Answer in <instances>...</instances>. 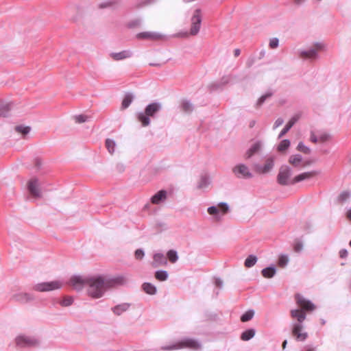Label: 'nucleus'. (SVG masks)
Returning <instances> with one entry per match:
<instances>
[{
    "mask_svg": "<svg viewBox=\"0 0 351 351\" xmlns=\"http://www.w3.org/2000/svg\"><path fill=\"white\" fill-rule=\"evenodd\" d=\"M154 262L152 265L157 267L161 265H166L167 264V259L162 253H156L154 255Z\"/></svg>",
    "mask_w": 351,
    "mask_h": 351,
    "instance_id": "a211bd4d",
    "label": "nucleus"
},
{
    "mask_svg": "<svg viewBox=\"0 0 351 351\" xmlns=\"http://www.w3.org/2000/svg\"><path fill=\"white\" fill-rule=\"evenodd\" d=\"M210 184V180L207 174H204L200 176L199 180L197 182V188L199 189H204L207 188Z\"/></svg>",
    "mask_w": 351,
    "mask_h": 351,
    "instance_id": "5701e85b",
    "label": "nucleus"
},
{
    "mask_svg": "<svg viewBox=\"0 0 351 351\" xmlns=\"http://www.w3.org/2000/svg\"><path fill=\"white\" fill-rule=\"evenodd\" d=\"M306 0H293L294 3L296 4V5H301L304 2H305Z\"/></svg>",
    "mask_w": 351,
    "mask_h": 351,
    "instance_id": "680f3d73",
    "label": "nucleus"
},
{
    "mask_svg": "<svg viewBox=\"0 0 351 351\" xmlns=\"http://www.w3.org/2000/svg\"><path fill=\"white\" fill-rule=\"evenodd\" d=\"M279 44V40L277 38H273L269 40V47L271 49L277 48Z\"/></svg>",
    "mask_w": 351,
    "mask_h": 351,
    "instance_id": "de8ad7c7",
    "label": "nucleus"
},
{
    "mask_svg": "<svg viewBox=\"0 0 351 351\" xmlns=\"http://www.w3.org/2000/svg\"><path fill=\"white\" fill-rule=\"evenodd\" d=\"M290 313L291 316L297 320V322L292 324V335L298 341H304L308 337V333L303 331V322L306 319V313L298 309H293Z\"/></svg>",
    "mask_w": 351,
    "mask_h": 351,
    "instance_id": "f03ea898",
    "label": "nucleus"
},
{
    "mask_svg": "<svg viewBox=\"0 0 351 351\" xmlns=\"http://www.w3.org/2000/svg\"><path fill=\"white\" fill-rule=\"evenodd\" d=\"M314 46H315L314 49H315L317 50V51L318 50H322L324 49V44L322 43H315L314 44Z\"/></svg>",
    "mask_w": 351,
    "mask_h": 351,
    "instance_id": "5fc2aeb1",
    "label": "nucleus"
},
{
    "mask_svg": "<svg viewBox=\"0 0 351 351\" xmlns=\"http://www.w3.org/2000/svg\"><path fill=\"white\" fill-rule=\"evenodd\" d=\"M12 299L21 303H26L34 300V296L27 293H18L12 296Z\"/></svg>",
    "mask_w": 351,
    "mask_h": 351,
    "instance_id": "dca6fc26",
    "label": "nucleus"
},
{
    "mask_svg": "<svg viewBox=\"0 0 351 351\" xmlns=\"http://www.w3.org/2000/svg\"><path fill=\"white\" fill-rule=\"evenodd\" d=\"M284 123V119L282 118H278L273 126V129L276 130L277 128L280 127Z\"/></svg>",
    "mask_w": 351,
    "mask_h": 351,
    "instance_id": "3c124183",
    "label": "nucleus"
},
{
    "mask_svg": "<svg viewBox=\"0 0 351 351\" xmlns=\"http://www.w3.org/2000/svg\"><path fill=\"white\" fill-rule=\"evenodd\" d=\"M262 275L267 278H270L274 276L276 273V269L275 266L271 265L263 269L261 271Z\"/></svg>",
    "mask_w": 351,
    "mask_h": 351,
    "instance_id": "393cba45",
    "label": "nucleus"
},
{
    "mask_svg": "<svg viewBox=\"0 0 351 351\" xmlns=\"http://www.w3.org/2000/svg\"><path fill=\"white\" fill-rule=\"evenodd\" d=\"M272 93L271 92H267L265 94L263 95L256 102V106H261L265 101L267 99L271 97L272 95Z\"/></svg>",
    "mask_w": 351,
    "mask_h": 351,
    "instance_id": "79ce46f5",
    "label": "nucleus"
},
{
    "mask_svg": "<svg viewBox=\"0 0 351 351\" xmlns=\"http://www.w3.org/2000/svg\"><path fill=\"white\" fill-rule=\"evenodd\" d=\"M161 109L162 104L160 102L151 103L145 107L144 112L138 113L137 118L143 126H148L150 124L149 117L154 118Z\"/></svg>",
    "mask_w": 351,
    "mask_h": 351,
    "instance_id": "7ed1b4c3",
    "label": "nucleus"
},
{
    "mask_svg": "<svg viewBox=\"0 0 351 351\" xmlns=\"http://www.w3.org/2000/svg\"><path fill=\"white\" fill-rule=\"evenodd\" d=\"M240 53H241V51H240V49H234V56H235V57L239 56L240 55Z\"/></svg>",
    "mask_w": 351,
    "mask_h": 351,
    "instance_id": "0e129e2a",
    "label": "nucleus"
},
{
    "mask_svg": "<svg viewBox=\"0 0 351 351\" xmlns=\"http://www.w3.org/2000/svg\"><path fill=\"white\" fill-rule=\"evenodd\" d=\"M202 10L197 8L194 10L193 14L191 19V27L190 29V34L192 36H195L198 34L200 29L202 23Z\"/></svg>",
    "mask_w": 351,
    "mask_h": 351,
    "instance_id": "39448f33",
    "label": "nucleus"
},
{
    "mask_svg": "<svg viewBox=\"0 0 351 351\" xmlns=\"http://www.w3.org/2000/svg\"><path fill=\"white\" fill-rule=\"evenodd\" d=\"M257 257L255 255H249L245 261L244 265L246 267L250 268L253 267L257 262Z\"/></svg>",
    "mask_w": 351,
    "mask_h": 351,
    "instance_id": "c756f323",
    "label": "nucleus"
},
{
    "mask_svg": "<svg viewBox=\"0 0 351 351\" xmlns=\"http://www.w3.org/2000/svg\"><path fill=\"white\" fill-rule=\"evenodd\" d=\"M36 165L37 166L38 168H39L40 166L41 165V162L39 160H36Z\"/></svg>",
    "mask_w": 351,
    "mask_h": 351,
    "instance_id": "338daca9",
    "label": "nucleus"
},
{
    "mask_svg": "<svg viewBox=\"0 0 351 351\" xmlns=\"http://www.w3.org/2000/svg\"><path fill=\"white\" fill-rule=\"evenodd\" d=\"M106 147L108 152L112 154L115 151L116 143L112 139L107 138L106 140Z\"/></svg>",
    "mask_w": 351,
    "mask_h": 351,
    "instance_id": "473e14b6",
    "label": "nucleus"
},
{
    "mask_svg": "<svg viewBox=\"0 0 351 351\" xmlns=\"http://www.w3.org/2000/svg\"><path fill=\"white\" fill-rule=\"evenodd\" d=\"M130 306V304L129 303H122L112 308V311L115 315H120L123 312L128 311Z\"/></svg>",
    "mask_w": 351,
    "mask_h": 351,
    "instance_id": "b1692460",
    "label": "nucleus"
},
{
    "mask_svg": "<svg viewBox=\"0 0 351 351\" xmlns=\"http://www.w3.org/2000/svg\"><path fill=\"white\" fill-rule=\"evenodd\" d=\"M114 3H116L115 1H109L107 2L101 3V4H99V8H106L110 7V6L113 5Z\"/></svg>",
    "mask_w": 351,
    "mask_h": 351,
    "instance_id": "8fccbe9b",
    "label": "nucleus"
},
{
    "mask_svg": "<svg viewBox=\"0 0 351 351\" xmlns=\"http://www.w3.org/2000/svg\"><path fill=\"white\" fill-rule=\"evenodd\" d=\"M346 217L350 221H351V208L348 209L346 213Z\"/></svg>",
    "mask_w": 351,
    "mask_h": 351,
    "instance_id": "e2e57ef3",
    "label": "nucleus"
},
{
    "mask_svg": "<svg viewBox=\"0 0 351 351\" xmlns=\"http://www.w3.org/2000/svg\"><path fill=\"white\" fill-rule=\"evenodd\" d=\"M133 100V96L131 94L125 95L124 99H123L121 107L123 109H125L130 106L132 101Z\"/></svg>",
    "mask_w": 351,
    "mask_h": 351,
    "instance_id": "c9c22d12",
    "label": "nucleus"
},
{
    "mask_svg": "<svg viewBox=\"0 0 351 351\" xmlns=\"http://www.w3.org/2000/svg\"><path fill=\"white\" fill-rule=\"evenodd\" d=\"M303 249V244L301 242H297L294 245V250L296 252H300Z\"/></svg>",
    "mask_w": 351,
    "mask_h": 351,
    "instance_id": "603ef678",
    "label": "nucleus"
},
{
    "mask_svg": "<svg viewBox=\"0 0 351 351\" xmlns=\"http://www.w3.org/2000/svg\"><path fill=\"white\" fill-rule=\"evenodd\" d=\"M297 149L304 154H308L311 153V149L306 146L303 142H300L298 145Z\"/></svg>",
    "mask_w": 351,
    "mask_h": 351,
    "instance_id": "a19ab883",
    "label": "nucleus"
},
{
    "mask_svg": "<svg viewBox=\"0 0 351 351\" xmlns=\"http://www.w3.org/2000/svg\"><path fill=\"white\" fill-rule=\"evenodd\" d=\"M87 293L93 298H101L107 289L118 285H122L127 282L123 276L109 278L105 276H88Z\"/></svg>",
    "mask_w": 351,
    "mask_h": 351,
    "instance_id": "f257e3e1",
    "label": "nucleus"
},
{
    "mask_svg": "<svg viewBox=\"0 0 351 351\" xmlns=\"http://www.w3.org/2000/svg\"><path fill=\"white\" fill-rule=\"evenodd\" d=\"M201 348V343L198 341L191 338H184L176 343L162 346L161 349L163 350H173L189 348L194 350H200Z\"/></svg>",
    "mask_w": 351,
    "mask_h": 351,
    "instance_id": "20e7f679",
    "label": "nucleus"
},
{
    "mask_svg": "<svg viewBox=\"0 0 351 351\" xmlns=\"http://www.w3.org/2000/svg\"><path fill=\"white\" fill-rule=\"evenodd\" d=\"M254 315V311L252 309L247 311L245 312L241 317V321L243 322H246L251 320Z\"/></svg>",
    "mask_w": 351,
    "mask_h": 351,
    "instance_id": "72a5a7b5",
    "label": "nucleus"
},
{
    "mask_svg": "<svg viewBox=\"0 0 351 351\" xmlns=\"http://www.w3.org/2000/svg\"><path fill=\"white\" fill-rule=\"evenodd\" d=\"M348 252L346 249H342L339 251V256L341 258H345L348 256Z\"/></svg>",
    "mask_w": 351,
    "mask_h": 351,
    "instance_id": "6e6d98bb",
    "label": "nucleus"
},
{
    "mask_svg": "<svg viewBox=\"0 0 351 351\" xmlns=\"http://www.w3.org/2000/svg\"><path fill=\"white\" fill-rule=\"evenodd\" d=\"M290 146V141L288 139L282 140L278 146V149L280 152L285 151Z\"/></svg>",
    "mask_w": 351,
    "mask_h": 351,
    "instance_id": "ea45409f",
    "label": "nucleus"
},
{
    "mask_svg": "<svg viewBox=\"0 0 351 351\" xmlns=\"http://www.w3.org/2000/svg\"><path fill=\"white\" fill-rule=\"evenodd\" d=\"M305 351H315V348H313L311 346H308V347H306Z\"/></svg>",
    "mask_w": 351,
    "mask_h": 351,
    "instance_id": "69168bd1",
    "label": "nucleus"
},
{
    "mask_svg": "<svg viewBox=\"0 0 351 351\" xmlns=\"http://www.w3.org/2000/svg\"><path fill=\"white\" fill-rule=\"evenodd\" d=\"M140 23V21L136 20L134 21H131L129 23L128 26L130 28L134 27L135 26L138 25Z\"/></svg>",
    "mask_w": 351,
    "mask_h": 351,
    "instance_id": "13d9d810",
    "label": "nucleus"
},
{
    "mask_svg": "<svg viewBox=\"0 0 351 351\" xmlns=\"http://www.w3.org/2000/svg\"><path fill=\"white\" fill-rule=\"evenodd\" d=\"M89 117L87 115L84 114H79L75 116V120L76 123H82L87 121Z\"/></svg>",
    "mask_w": 351,
    "mask_h": 351,
    "instance_id": "a18cd8bd",
    "label": "nucleus"
},
{
    "mask_svg": "<svg viewBox=\"0 0 351 351\" xmlns=\"http://www.w3.org/2000/svg\"><path fill=\"white\" fill-rule=\"evenodd\" d=\"M167 256L169 261L172 263H175L178 260V255L176 250H170L167 253Z\"/></svg>",
    "mask_w": 351,
    "mask_h": 351,
    "instance_id": "f704fd0d",
    "label": "nucleus"
},
{
    "mask_svg": "<svg viewBox=\"0 0 351 351\" xmlns=\"http://www.w3.org/2000/svg\"><path fill=\"white\" fill-rule=\"evenodd\" d=\"M274 167V161L269 158L266 161V163L263 165L261 169V172L263 173L269 172Z\"/></svg>",
    "mask_w": 351,
    "mask_h": 351,
    "instance_id": "e433bc0d",
    "label": "nucleus"
},
{
    "mask_svg": "<svg viewBox=\"0 0 351 351\" xmlns=\"http://www.w3.org/2000/svg\"><path fill=\"white\" fill-rule=\"evenodd\" d=\"M329 138V135L324 134L320 136L319 140L322 142L326 141Z\"/></svg>",
    "mask_w": 351,
    "mask_h": 351,
    "instance_id": "bf43d9fd",
    "label": "nucleus"
},
{
    "mask_svg": "<svg viewBox=\"0 0 351 351\" xmlns=\"http://www.w3.org/2000/svg\"><path fill=\"white\" fill-rule=\"evenodd\" d=\"M292 175L291 168L287 165L282 166L277 176V182L279 184L287 186L291 184L290 178Z\"/></svg>",
    "mask_w": 351,
    "mask_h": 351,
    "instance_id": "423d86ee",
    "label": "nucleus"
},
{
    "mask_svg": "<svg viewBox=\"0 0 351 351\" xmlns=\"http://www.w3.org/2000/svg\"><path fill=\"white\" fill-rule=\"evenodd\" d=\"M27 189L32 196L35 197H41V191L39 189L38 180L37 178L31 179L28 182Z\"/></svg>",
    "mask_w": 351,
    "mask_h": 351,
    "instance_id": "ddd939ff",
    "label": "nucleus"
},
{
    "mask_svg": "<svg viewBox=\"0 0 351 351\" xmlns=\"http://www.w3.org/2000/svg\"><path fill=\"white\" fill-rule=\"evenodd\" d=\"M295 300L297 304L302 310L306 311H313L315 308V305L309 300L306 299L302 295L298 293L295 295Z\"/></svg>",
    "mask_w": 351,
    "mask_h": 351,
    "instance_id": "f8f14e48",
    "label": "nucleus"
},
{
    "mask_svg": "<svg viewBox=\"0 0 351 351\" xmlns=\"http://www.w3.org/2000/svg\"><path fill=\"white\" fill-rule=\"evenodd\" d=\"M298 53L299 56L304 59L315 60L319 58L318 51L313 48L308 50H299Z\"/></svg>",
    "mask_w": 351,
    "mask_h": 351,
    "instance_id": "4468645a",
    "label": "nucleus"
},
{
    "mask_svg": "<svg viewBox=\"0 0 351 351\" xmlns=\"http://www.w3.org/2000/svg\"><path fill=\"white\" fill-rule=\"evenodd\" d=\"M208 213L210 215L215 216L217 220H220L221 219V215H225L229 211V206L226 202H220L217 206H211L207 209Z\"/></svg>",
    "mask_w": 351,
    "mask_h": 351,
    "instance_id": "6e6552de",
    "label": "nucleus"
},
{
    "mask_svg": "<svg viewBox=\"0 0 351 351\" xmlns=\"http://www.w3.org/2000/svg\"><path fill=\"white\" fill-rule=\"evenodd\" d=\"M287 343V340H285V341H283V343H282V348H285Z\"/></svg>",
    "mask_w": 351,
    "mask_h": 351,
    "instance_id": "774afa93",
    "label": "nucleus"
},
{
    "mask_svg": "<svg viewBox=\"0 0 351 351\" xmlns=\"http://www.w3.org/2000/svg\"><path fill=\"white\" fill-rule=\"evenodd\" d=\"M261 148V143L260 141H257L254 143L250 149L246 152L245 153V158L249 159L254 154L258 152V151Z\"/></svg>",
    "mask_w": 351,
    "mask_h": 351,
    "instance_id": "412c9836",
    "label": "nucleus"
},
{
    "mask_svg": "<svg viewBox=\"0 0 351 351\" xmlns=\"http://www.w3.org/2000/svg\"><path fill=\"white\" fill-rule=\"evenodd\" d=\"M232 172L238 178L250 179L252 178V173L248 167L243 163L235 165L232 169Z\"/></svg>",
    "mask_w": 351,
    "mask_h": 351,
    "instance_id": "9d476101",
    "label": "nucleus"
},
{
    "mask_svg": "<svg viewBox=\"0 0 351 351\" xmlns=\"http://www.w3.org/2000/svg\"><path fill=\"white\" fill-rule=\"evenodd\" d=\"M169 274L165 270H158L155 273V278L159 281H165L167 280Z\"/></svg>",
    "mask_w": 351,
    "mask_h": 351,
    "instance_id": "2f4dec72",
    "label": "nucleus"
},
{
    "mask_svg": "<svg viewBox=\"0 0 351 351\" xmlns=\"http://www.w3.org/2000/svg\"><path fill=\"white\" fill-rule=\"evenodd\" d=\"M350 197V193L349 191H343L338 197V200L340 202H345Z\"/></svg>",
    "mask_w": 351,
    "mask_h": 351,
    "instance_id": "37998d69",
    "label": "nucleus"
},
{
    "mask_svg": "<svg viewBox=\"0 0 351 351\" xmlns=\"http://www.w3.org/2000/svg\"><path fill=\"white\" fill-rule=\"evenodd\" d=\"M289 263V257L286 254H282L279 256L278 265L281 267H285Z\"/></svg>",
    "mask_w": 351,
    "mask_h": 351,
    "instance_id": "4c0bfd02",
    "label": "nucleus"
},
{
    "mask_svg": "<svg viewBox=\"0 0 351 351\" xmlns=\"http://www.w3.org/2000/svg\"><path fill=\"white\" fill-rule=\"evenodd\" d=\"M87 278H88V276H73L70 278L69 284L74 289H75L77 291H80L84 287H86L87 281H88Z\"/></svg>",
    "mask_w": 351,
    "mask_h": 351,
    "instance_id": "9b49d317",
    "label": "nucleus"
},
{
    "mask_svg": "<svg viewBox=\"0 0 351 351\" xmlns=\"http://www.w3.org/2000/svg\"><path fill=\"white\" fill-rule=\"evenodd\" d=\"M15 130L17 132L22 134L23 135H26L30 132L31 128L29 126H24L21 125L16 126Z\"/></svg>",
    "mask_w": 351,
    "mask_h": 351,
    "instance_id": "58836bf2",
    "label": "nucleus"
},
{
    "mask_svg": "<svg viewBox=\"0 0 351 351\" xmlns=\"http://www.w3.org/2000/svg\"><path fill=\"white\" fill-rule=\"evenodd\" d=\"M142 287L143 291L147 294L154 295L156 293V287L149 282L143 283Z\"/></svg>",
    "mask_w": 351,
    "mask_h": 351,
    "instance_id": "cd10ccee",
    "label": "nucleus"
},
{
    "mask_svg": "<svg viewBox=\"0 0 351 351\" xmlns=\"http://www.w3.org/2000/svg\"><path fill=\"white\" fill-rule=\"evenodd\" d=\"M231 76H223L221 80V84L225 85L228 84L230 82Z\"/></svg>",
    "mask_w": 351,
    "mask_h": 351,
    "instance_id": "864d4df0",
    "label": "nucleus"
},
{
    "mask_svg": "<svg viewBox=\"0 0 351 351\" xmlns=\"http://www.w3.org/2000/svg\"><path fill=\"white\" fill-rule=\"evenodd\" d=\"M182 110L186 113H191L193 109V105L189 100H183L181 103Z\"/></svg>",
    "mask_w": 351,
    "mask_h": 351,
    "instance_id": "c85d7f7f",
    "label": "nucleus"
},
{
    "mask_svg": "<svg viewBox=\"0 0 351 351\" xmlns=\"http://www.w3.org/2000/svg\"><path fill=\"white\" fill-rule=\"evenodd\" d=\"M156 1V0H143V1L138 3L136 7L137 8H143L144 6L154 3Z\"/></svg>",
    "mask_w": 351,
    "mask_h": 351,
    "instance_id": "49530a36",
    "label": "nucleus"
},
{
    "mask_svg": "<svg viewBox=\"0 0 351 351\" xmlns=\"http://www.w3.org/2000/svg\"><path fill=\"white\" fill-rule=\"evenodd\" d=\"M167 198V191L165 190H160L157 192L151 198L152 203L154 204H158L160 202L165 201Z\"/></svg>",
    "mask_w": 351,
    "mask_h": 351,
    "instance_id": "aec40b11",
    "label": "nucleus"
},
{
    "mask_svg": "<svg viewBox=\"0 0 351 351\" xmlns=\"http://www.w3.org/2000/svg\"><path fill=\"white\" fill-rule=\"evenodd\" d=\"M62 283L60 281L55 280L51 282H40L35 285L33 289L36 291L44 292L59 289L62 287Z\"/></svg>",
    "mask_w": 351,
    "mask_h": 351,
    "instance_id": "0eeeda50",
    "label": "nucleus"
},
{
    "mask_svg": "<svg viewBox=\"0 0 351 351\" xmlns=\"http://www.w3.org/2000/svg\"><path fill=\"white\" fill-rule=\"evenodd\" d=\"M311 141L313 143H316L318 141V138H317V137L314 134H312L311 136Z\"/></svg>",
    "mask_w": 351,
    "mask_h": 351,
    "instance_id": "052dcab7",
    "label": "nucleus"
},
{
    "mask_svg": "<svg viewBox=\"0 0 351 351\" xmlns=\"http://www.w3.org/2000/svg\"><path fill=\"white\" fill-rule=\"evenodd\" d=\"M73 302V299L72 297H65L64 299L60 302V305L62 306H69L71 305Z\"/></svg>",
    "mask_w": 351,
    "mask_h": 351,
    "instance_id": "c03bdc74",
    "label": "nucleus"
},
{
    "mask_svg": "<svg viewBox=\"0 0 351 351\" xmlns=\"http://www.w3.org/2000/svg\"><path fill=\"white\" fill-rule=\"evenodd\" d=\"M256 330L254 328H249L243 331L241 335V339L243 341H249L255 335Z\"/></svg>",
    "mask_w": 351,
    "mask_h": 351,
    "instance_id": "bb28decb",
    "label": "nucleus"
},
{
    "mask_svg": "<svg viewBox=\"0 0 351 351\" xmlns=\"http://www.w3.org/2000/svg\"><path fill=\"white\" fill-rule=\"evenodd\" d=\"M315 174L316 173L315 171H308L302 173L301 174L296 176L293 180H291V184H295V183L308 179L315 176Z\"/></svg>",
    "mask_w": 351,
    "mask_h": 351,
    "instance_id": "6ab92c4d",
    "label": "nucleus"
},
{
    "mask_svg": "<svg viewBox=\"0 0 351 351\" xmlns=\"http://www.w3.org/2000/svg\"><path fill=\"white\" fill-rule=\"evenodd\" d=\"M302 161V156L300 154L292 155L289 160V162L294 167H298Z\"/></svg>",
    "mask_w": 351,
    "mask_h": 351,
    "instance_id": "7c9ffc66",
    "label": "nucleus"
},
{
    "mask_svg": "<svg viewBox=\"0 0 351 351\" xmlns=\"http://www.w3.org/2000/svg\"><path fill=\"white\" fill-rule=\"evenodd\" d=\"M215 284L219 288H222L223 287V281L221 279L217 278L215 279Z\"/></svg>",
    "mask_w": 351,
    "mask_h": 351,
    "instance_id": "4d7b16f0",
    "label": "nucleus"
},
{
    "mask_svg": "<svg viewBox=\"0 0 351 351\" xmlns=\"http://www.w3.org/2000/svg\"><path fill=\"white\" fill-rule=\"evenodd\" d=\"M11 110V104H0V117H6L10 114Z\"/></svg>",
    "mask_w": 351,
    "mask_h": 351,
    "instance_id": "a878e982",
    "label": "nucleus"
},
{
    "mask_svg": "<svg viewBox=\"0 0 351 351\" xmlns=\"http://www.w3.org/2000/svg\"><path fill=\"white\" fill-rule=\"evenodd\" d=\"M298 117L294 116L293 117L289 122L287 123L285 127L282 130L278 135V138H281L286 133H287L289 130L295 125V123L298 121Z\"/></svg>",
    "mask_w": 351,
    "mask_h": 351,
    "instance_id": "4be33fe9",
    "label": "nucleus"
},
{
    "mask_svg": "<svg viewBox=\"0 0 351 351\" xmlns=\"http://www.w3.org/2000/svg\"><path fill=\"white\" fill-rule=\"evenodd\" d=\"M133 53L130 50H123L120 52H113L110 53V57L116 61L122 60L131 58Z\"/></svg>",
    "mask_w": 351,
    "mask_h": 351,
    "instance_id": "2eb2a0df",
    "label": "nucleus"
},
{
    "mask_svg": "<svg viewBox=\"0 0 351 351\" xmlns=\"http://www.w3.org/2000/svg\"><path fill=\"white\" fill-rule=\"evenodd\" d=\"M161 36L160 34L153 32H143L136 34L137 38L145 40H158Z\"/></svg>",
    "mask_w": 351,
    "mask_h": 351,
    "instance_id": "f3484780",
    "label": "nucleus"
},
{
    "mask_svg": "<svg viewBox=\"0 0 351 351\" xmlns=\"http://www.w3.org/2000/svg\"><path fill=\"white\" fill-rule=\"evenodd\" d=\"M144 256L145 253L142 249H137L134 252V256L137 260H141Z\"/></svg>",
    "mask_w": 351,
    "mask_h": 351,
    "instance_id": "09e8293b",
    "label": "nucleus"
},
{
    "mask_svg": "<svg viewBox=\"0 0 351 351\" xmlns=\"http://www.w3.org/2000/svg\"><path fill=\"white\" fill-rule=\"evenodd\" d=\"M16 343L19 347H32L39 344V341L34 337L19 335L16 339Z\"/></svg>",
    "mask_w": 351,
    "mask_h": 351,
    "instance_id": "1a4fd4ad",
    "label": "nucleus"
}]
</instances>
